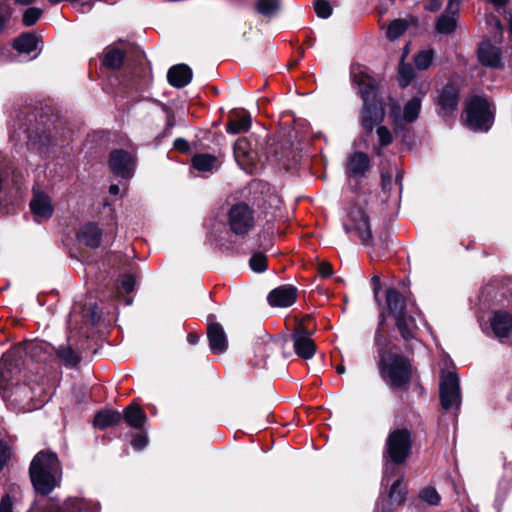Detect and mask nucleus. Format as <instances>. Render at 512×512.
<instances>
[{
  "label": "nucleus",
  "mask_w": 512,
  "mask_h": 512,
  "mask_svg": "<svg viewBox=\"0 0 512 512\" xmlns=\"http://www.w3.org/2000/svg\"><path fill=\"white\" fill-rule=\"evenodd\" d=\"M349 73L351 84L362 100L360 125L363 137H369L386 116V102L380 94V82L368 66L360 63L351 64Z\"/></svg>",
  "instance_id": "1"
},
{
  "label": "nucleus",
  "mask_w": 512,
  "mask_h": 512,
  "mask_svg": "<svg viewBox=\"0 0 512 512\" xmlns=\"http://www.w3.org/2000/svg\"><path fill=\"white\" fill-rule=\"evenodd\" d=\"M29 476L38 493L50 494L62 480V467L57 455L50 451L38 452L30 463Z\"/></svg>",
  "instance_id": "2"
},
{
  "label": "nucleus",
  "mask_w": 512,
  "mask_h": 512,
  "mask_svg": "<svg viewBox=\"0 0 512 512\" xmlns=\"http://www.w3.org/2000/svg\"><path fill=\"white\" fill-rule=\"evenodd\" d=\"M496 105L489 98L473 95L466 102L461 115L464 126L476 133H487L494 125Z\"/></svg>",
  "instance_id": "3"
},
{
  "label": "nucleus",
  "mask_w": 512,
  "mask_h": 512,
  "mask_svg": "<svg viewBox=\"0 0 512 512\" xmlns=\"http://www.w3.org/2000/svg\"><path fill=\"white\" fill-rule=\"evenodd\" d=\"M377 367L382 380L391 390L405 389L412 381L411 360L401 352L379 359Z\"/></svg>",
  "instance_id": "4"
},
{
  "label": "nucleus",
  "mask_w": 512,
  "mask_h": 512,
  "mask_svg": "<svg viewBox=\"0 0 512 512\" xmlns=\"http://www.w3.org/2000/svg\"><path fill=\"white\" fill-rule=\"evenodd\" d=\"M412 433L408 428H395L389 431L383 449V460L393 466H401L412 455Z\"/></svg>",
  "instance_id": "5"
},
{
  "label": "nucleus",
  "mask_w": 512,
  "mask_h": 512,
  "mask_svg": "<svg viewBox=\"0 0 512 512\" xmlns=\"http://www.w3.org/2000/svg\"><path fill=\"white\" fill-rule=\"evenodd\" d=\"M347 216L350 223H344L345 232L355 231L363 245L371 246L373 244V235L369 216L364 208L358 204H353L350 206Z\"/></svg>",
  "instance_id": "6"
},
{
  "label": "nucleus",
  "mask_w": 512,
  "mask_h": 512,
  "mask_svg": "<svg viewBox=\"0 0 512 512\" xmlns=\"http://www.w3.org/2000/svg\"><path fill=\"white\" fill-rule=\"evenodd\" d=\"M460 93L461 87L457 82L449 80L445 83L438 91L435 100L437 115L445 118L453 117L459 108Z\"/></svg>",
  "instance_id": "7"
},
{
  "label": "nucleus",
  "mask_w": 512,
  "mask_h": 512,
  "mask_svg": "<svg viewBox=\"0 0 512 512\" xmlns=\"http://www.w3.org/2000/svg\"><path fill=\"white\" fill-rule=\"evenodd\" d=\"M228 225L235 235H247L255 225L254 210L245 202L232 205L228 212Z\"/></svg>",
  "instance_id": "8"
},
{
  "label": "nucleus",
  "mask_w": 512,
  "mask_h": 512,
  "mask_svg": "<svg viewBox=\"0 0 512 512\" xmlns=\"http://www.w3.org/2000/svg\"><path fill=\"white\" fill-rule=\"evenodd\" d=\"M315 329V323H313V328L310 329L309 326L304 325L303 322H297L293 329L290 338L293 342L294 352L299 358L308 360L315 355L317 346L311 338Z\"/></svg>",
  "instance_id": "9"
},
{
  "label": "nucleus",
  "mask_w": 512,
  "mask_h": 512,
  "mask_svg": "<svg viewBox=\"0 0 512 512\" xmlns=\"http://www.w3.org/2000/svg\"><path fill=\"white\" fill-rule=\"evenodd\" d=\"M439 397L442 408L446 411L461 405L459 378L456 373L448 372L439 385Z\"/></svg>",
  "instance_id": "10"
},
{
  "label": "nucleus",
  "mask_w": 512,
  "mask_h": 512,
  "mask_svg": "<svg viewBox=\"0 0 512 512\" xmlns=\"http://www.w3.org/2000/svg\"><path fill=\"white\" fill-rule=\"evenodd\" d=\"M404 476L400 475L390 486L387 496H382L377 501L378 512H394L398 506H402L407 498L408 490L403 485Z\"/></svg>",
  "instance_id": "11"
},
{
  "label": "nucleus",
  "mask_w": 512,
  "mask_h": 512,
  "mask_svg": "<svg viewBox=\"0 0 512 512\" xmlns=\"http://www.w3.org/2000/svg\"><path fill=\"white\" fill-rule=\"evenodd\" d=\"M109 166L115 175L131 178L135 169V155L124 150H114L110 154Z\"/></svg>",
  "instance_id": "12"
},
{
  "label": "nucleus",
  "mask_w": 512,
  "mask_h": 512,
  "mask_svg": "<svg viewBox=\"0 0 512 512\" xmlns=\"http://www.w3.org/2000/svg\"><path fill=\"white\" fill-rule=\"evenodd\" d=\"M298 297V289L292 284H283L272 289L267 295L271 307L287 308L292 306Z\"/></svg>",
  "instance_id": "13"
},
{
  "label": "nucleus",
  "mask_w": 512,
  "mask_h": 512,
  "mask_svg": "<svg viewBox=\"0 0 512 512\" xmlns=\"http://www.w3.org/2000/svg\"><path fill=\"white\" fill-rule=\"evenodd\" d=\"M477 58L485 67L492 69H501L504 67L501 49L493 45L489 39L480 42L477 49Z\"/></svg>",
  "instance_id": "14"
},
{
  "label": "nucleus",
  "mask_w": 512,
  "mask_h": 512,
  "mask_svg": "<svg viewBox=\"0 0 512 512\" xmlns=\"http://www.w3.org/2000/svg\"><path fill=\"white\" fill-rule=\"evenodd\" d=\"M371 169V159L369 155L362 151L351 153L346 161V175L349 178H362Z\"/></svg>",
  "instance_id": "15"
},
{
  "label": "nucleus",
  "mask_w": 512,
  "mask_h": 512,
  "mask_svg": "<svg viewBox=\"0 0 512 512\" xmlns=\"http://www.w3.org/2000/svg\"><path fill=\"white\" fill-rule=\"evenodd\" d=\"M489 322L496 338H508L511 335L512 313L505 310H494L491 312Z\"/></svg>",
  "instance_id": "16"
},
{
  "label": "nucleus",
  "mask_w": 512,
  "mask_h": 512,
  "mask_svg": "<svg viewBox=\"0 0 512 512\" xmlns=\"http://www.w3.org/2000/svg\"><path fill=\"white\" fill-rule=\"evenodd\" d=\"M206 334L212 354L221 355L228 350V338L220 323L207 325Z\"/></svg>",
  "instance_id": "17"
},
{
  "label": "nucleus",
  "mask_w": 512,
  "mask_h": 512,
  "mask_svg": "<svg viewBox=\"0 0 512 512\" xmlns=\"http://www.w3.org/2000/svg\"><path fill=\"white\" fill-rule=\"evenodd\" d=\"M252 123L251 115L245 109H233L230 111L226 123V132L228 134H241L247 132Z\"/></svg>",
  "instance_id": "18"
},
{
  "label": "nucleus",
  "mask_w": 512,
  "mask_h": 512,
  "mask_svg": "<svg viewBox=\"0 0 512 512\" xmlns=\"http://www.w3.org/2000/svg\"><path fill=\"white\" fill-rule=\"evenodd\" d=\"M193 78V71L189 65L180 63L173 65L167 71V81L174 88H184Z\"/></svg>",
  "instance_id": "19"
},
{
  "label": "nucleus",
  "mask_w": 512,
  "mask_h": 512,
  "mask_svg": "<svg viewBox=\"0 0 512 512\" xmlns=\"http://www.w3.org/2000/svg\"><path fill=\"white\" fill-rule=\"evenodd\" d=\"M385 297L387 312L390 316L396 317L399 314L407 313V300L396 288L388 287Z\"/></svg>",
  "instance_id": "20"
},
{
  "label": "nucleus",
  "mask_w": 512,
  "mask_h": 512,
  "mask_svg": "<svg viewBox=\"0 0 512 512\" xmlns=\"http://www.w3.org/2000/svg\"><path fill=\"white\" fill-rule=\"evenodd\" d=\"M101 238L102 231L95 223L84 224L77 233L78 241L90 248H97L101 243Z\"/></svg>",
  "instance_id": "21"
},
{
  "label": "nucleus",
  "mask_w": 512,
  "mask_h": 512,
  "mask_svg": "<svg viewBox=\"0 0 512 512\" xmlns=\"http://www.w3.org/2000/svg\"><path fill=\"white\" fill-rule=\"evenodd\" d=\"M30 208L36 217L49 219L53 214L51 199L43 192H35L30 201Z\"/></svg>",
  "instance_id": "22"
},
{
  "label": "nucleus",
  "mask_w": 512,
  "mask_h": 512,
  "mask_svg": "<svg viewBox=\"0 0 512 512\" xmlns=\"http://www.w3.org/2000/svg\"><path fill=\"white\" fill-rule=\"evenodd\" d=\"M395 320V326L399 331L401 338L405 342H409L415 338V330L417 329L416 320L412 315L408 313L399 314L393 317Z\"/></svg>",
  "instance_id": "23"
},
{
  "label": "nucleus",
  "mask_w": 512,
  "mask_h": 512,
  "mask_svg": "<svg viewBox=\"0 0 512 512\" xmlns=\"http://www.w3.org/2000/svg\"><path fill=\"white\" fill-rule=\"evenodd\" d=\"M374 345L378 360L397 353L396 350H398L397 345L393 344L391 338L380 329L375 330Z\"/></svg>",
  "instance_id": "24"
},
{
  "label": "nucleus",
  "mask_w": 512,
  "mask_h": 512,
  "mask_svg": "<svg viewBox=\"0 0 512 512\" xmlns=\"http://www.w3.org/2000/svg\"><path fill=\"white\" fill-rule=\"evenodd\" d=\"M125 422L132 428L142 430L147 420L145 412L137 405H129L123 413Z\"/></svg>",
  "instance_id": "25"
},
{
  "label": "nucleus",
  "mask_w": 512,
  "mask_h": 512,
  "mask_svg": "<svg viewBox=\"0 0 512 512\" xmlns=\"http://www.w3.org/2000/svg\"><path fill=\"white\" fill-rule=\"evenodd\" d=\"M122 419V415L118 411L114 410H102L99 411L94 417V427L104 430L108 427L118 424Z\"/></svg>",
  "instance_id": "26"
},
{
  "label": "nucleus",
  "mask_w": 512,
  "mask_h": 512,
  "mask_svg": "<svg viewBox=\"0 0 512 512\" xmlns=\"http://www.w3.org/2000/svg\"><path fill=\"white\" fill-rule=\"evenodd\" d=\"M217 163V157L209 153H196L191 159L192 167L199 172H211Z\"/></svg>",
  "instance_id": "27"
},
{
  "label": "nucleus",
  "mask_w": 512,
  "mask_h": 512,
  "mask_svg": "<svg viewBox=\"0 0 512 512\" xmlns=\"http://www.w3.org/2000/svg\"><path fill=\"white\" fill-rule=\"evenodd\" d=\"M234 156L241 166L252 161L251 143L247 138L241 137L234 144Z\"/></svg>",
  "instance_id": "28"
},
{
  "label": "nucleus",
  "mask_w": 512,
  "mask_h": 512,
  "mask_svg": "<svg viewBox=\"0 0 512 512\" xmlns=\"http://www.w3.org/2000/svg\"><path fill=\"white\" fill-rule=\"evenodd\" d=\"M57 358L67 367L76 368L81 361L80 355L69 345H60L56 350Z\"/></svg>",
  "instance_id": "29"
},
{
  "label": "nucleus",
  "mask_w": 512,
  "mask_h": 512,
  "mask_svg": "<svg viewBox=\"0 0 512 512\" xmlns=\"http://www.w3.org/2000/svg\"><path fill=\"white\" fill-rule=\"evenodd\" d=\"M37 45L38 38L31 33H26L14 41L13 47L20 53L29 54L37 49Z\"/></svg>",
  "instance_id": "30"
},
{
  "label": "nucleus",
  "mask_w": 512,
  "mask_h": 512,
  "mask_svg": "<svg viewBox=\"0 0 512 512\" xmlns=\"http://www.w3.org/2000/svg\"><path fill=\"white\" fill-rule=\"evenodd\" d=\"M393 241L390 232L387 228H384L378 235L377 248L374 250V254L377 258H383L389 255L391 251V245Z\"/></svg>",
  "instance_id": "31"
},
{
  "label": "nucleus",
  "mask_w": 512,
  "mask_h": 512,
  "mask_svg": "<svg viewBox=\"0 0 512 512\" xmlns=\"http://www.w3.org/2000/svg\"><path fill=\"white\" fill-rule=\"evenodd\" d=\"M124 60V53L115 47H109L105 50L103 65L110 69H119Z\"/></svg>",
  "instance_id": "32"
},
{
  "label": "nucleus",
  "mask_w": 512,
  "mask_h": 512,
  "mask_svg": "<svg viewBox=\"0 0 512 512\" xmlns=\"http://www.w3.org/2000/svg\"><path fill=\"white\" fill-rule=\"evenodd\" d=\"M421 99L419 97L411 98L403 108L404 120L406 123H413L420 114Z\"/></svg>",
  "instance_id": "33"
},
{
  "label": "nucleus",
  "mask_w": 512,
  "mask_h": 512,
  "mask_svg": "<svg viewBox=\"0 0 512 512\" xmlns=\"http://www.w3.org/2000/svg\"><path fill=\"white\" fill-rule=\"evenodd\" d=\"M415 77L414 68L410 63H405L402 59L398 68V84L401 88L408 87Z\"/></svg>",
  "instance_id": "34"
},
{
  "label": "nucleus",
  "mask_w": 512,
  "mask_h": 512,
  "mask_svg": "<svg viewBox=\"0 0 512 512\" xmlns=\"http://www.w3.org/2000/svg\"><path fill=\"white\" fill-rule=\"evenodd\" d=\"M456 18L448 14H441L435 23V29L440 34H451L456 30Z\"/></svg>",
  "instance_id": "35"
},
{
  "label": "nucleus",
  "mask_w": 512,
  "mask_h": 512,
  "mask_svg": "<svg viewBox=\"0 0 512 512\" xmlns=\"http://www.w3.org/2000/svg\"><path fill=\"white\" fill-rule=\"evenodd\" d=\"M408 29V23L404 19H394L387 27L386 37L390 41H394L402 36Z\"/></svg>",
  "instance_id": "36"
},
{
  "label": "nucleus",
  "mask_w": 512,
  "mask_h": 512,
  "mask_svg": "<svg viewBox=\"0 0 512 512\" xmlns=\"http://www.w3.org/2000/svg\"><path fill=\"white\" fill-rule=\"evenodd\" d=\"M255 8L259 14L271 17L280 10V4L277 0H258Z\"/></svg>",
  "instance_id": "37"
},
{
  "label": "nucleus",
  "mask_w": 512,
  "mask_h": 512,
  "mask_svg": "<svg viewBox=\"0 0 512 512\" xmlns=\"http://www.w3.org/2000/svg\"><path fill=\"white\" fill-rule=\"evenodd\" d=\"M394 134L396 137L400 138V142L402 145H405L409 148L413 145V135L411 128L408 126V123H403L401 125H397L393 128Z\"/></svg>",
  "instance_id": "38"
},
{
  "label": "nucleus",
  "mask_w": 512,
  "mask_h": 512,
  "mask_svg": "<svg viewBox=\"0 0 512 512\" xmlns=\"http://www.w3.org/2000/svg\"><path fill=\"white\" fill-rule=\"evenodd\" d=\"M249 266L254 272L263 273L267 270L268 259L264 253L256 252L250 257Z\"/></svg>",
  "instance_id": "39"
},
{
  "label": "nucleus",
  "mask_w": 512,
  "mask_h": 512,
  "mask_svg": "<svg viewBox=\"0 0 512 512\" xmlns=\"http://www.w3.org/2000/svg\"><path fill=\"white\" fill-rule=\"evenodd\" d=\"M433 50H421L414 56V63L418 70H426L432 64Z\"/></svg>",
  "instance_id": "40"
},
{
  "label": "nucleus",
  "mask_w": 512,
  "mask_h": 512,
  "mask_svg": "<svg viewBox=\"0 0 512 512\" xmlns=\"http://www.w3.org/2000/svg\"><path fill=\"white\" fill-rule=\"evenodd\" d=\"M419 498L432 506L439 505V503L441 501V497H440L439 493L432 486L423 488L419 493Z\"/></svg>",
  "instance_id": "41"
},
{
  "label": "nucleus",
  "mask_w": 512,
  "mask_h": 512,
  "mask_svg": "<svg viewBox=\"0 0 512 512\" xmlns=\"http://www.w3.org/2000/svg\"><path fill=\"white\" fill-rule=\"evenodd\" d=\"M313 7L316 15L321 19H327L332 15L333 8L328 0H314Z\"/></svg>",
  "instance_id": "42"
},
{
  "label": "nucleus",
  "mask_w": 512,
  "mask_h": 512,
  "mask_svg": "<svg viewBox=\"0 0 512 512\" xmlns=\"http://www.w3.org/2000/svg\"><path fill=\"white\" fill-rule=\"evenodd\" d=\"M88 504L83 499L70 498L64 504V510L59 512H86Z\"/></svg>",
  "instance_id": "43"
},
{
  "label": "nucleus",
  "mask_w": 512,
  "mask_h": 512,
  "mask_svg": "<svg viewBox=\"0 0 512 512\" xmlns=\"http://www.w3.org/2000/svg\"><path fill=\"white\" fill-rule=\"evenodd\" d=\"M375 128L378 136V142L381 147H387L393 142V135L386 126H383L380 123L376 125Z\"/></svg>",
  "instance_id": "44"
},
{
  "label": "nucleus",
  "mask_w": 512,
  "mask_h": 512,
  "mask_svg": "<svg viewBox=\"0 0 512 512\" xmlns=\"http://www.w3.org/2000/svg\"><path fill=\"white\" fill-rule=\"evenodd\" d=\"M162 112L166 114V125L162 130V138H164L170 134V130L176 125V120L171 108L164 103H162Z\"/></svg>",
  "instance_id": "45"
},
{
  "label": "nucleus",
  "mask_w": 512,
  "mask_h": 512,
  "mask_svg": "<svg viewBox=\"0 0 512 512\" xmlns=\"http://www.w3.org/2000/svg\"><path fill=\"white\" fill-rule=\"evenodd\" d=\"M42 15V10L36 7L28 8L23 14V23L26 26L34 25Z\"/></svg>",
  "instance_id": "46"
},
{
  "label": "nucleus",
  "mask_w": 512,
  "mask_h": 512,
  "mask_svg": "<svg viewBox=\"0 0 512 512\" xmlns=\"http://www.w3.org/2000/svg\"><path fill=\"white\" fill-rule=\"evenodd\" d=\"M389 116L391 118L393 128L405 123L404 115H401L400 107L397 104H393L391 106Z\"/></svg>",
  "instance_id": "47"
},
{
  "label": "nucleus",
  "mask_w": 512,
  "mask_h": 512,
  "mask_svg": "<svg viewBox=\"0 0 512 512\" xmlns=\"http://www.w3.org/2000/svg\"><path fill=\"white\" fill-rule=\"evenodd\" d=\"M148 443L147 435L143 432L137 433L131 440V445L135 450L143 449Z\"/></svg>",
  "instance_id": "48"
},
{
  "label": "nucleus",
  "mask_w": 512,
  "mask_h": 512,
  "mask_svg": "<svg viewBox=\"0 0 512 512\" xmlns=\"http://www.w3.org/2000/svg\"><path fill=\"white\" fill-rule=\"evenodd\" d=\"M173 148L182 154H189L191 152V145L184 138H176L173 142Z\"/></svg>",
  "instance_id": "49"
},
{
  "label": "nucleus",
  "mask_w": 512,
  "mask_h": 512,
  "mask_svg": "<svg viewBox=\"0 0 512 512\" xmlns=\"http://www.w3.org/2000/svg\"><path fill=\"white\" fill-rule=\"evenodd\" d=\"M11 455L10 447L4 441H0V470L4 468Z\"/></svg>",
  "instance_id": "50"
},
{
  "label": "nucleus",
  "mask_w": 512,
  "mask_h": 512,
  "mask_svg": "<svg viewBox=\"0 0 512 512\" xmlns=\"http://www.w3.org/2000/svg\"><path fill=\"white\" fill-rule=\"evenodd\" d=\"M317 271L319 276L325 279L330 278L334 273L333 266L327 261L319 263Z\"/></svg>",
  "instance_id": "51"
},
{
  "label": "nucleus",
  "mask_w": 512,
  "mask_h": 512,
  "mask_svg": "<svg viewBox=\"0 0 512 512\" xmlns=\"http://www.w3.org/2000/svg\"><path fill=\"white\" fill-rule=\"evenodd\" d=\"M134 286H135V279L132 275H125L122 279H121V286L120 288L126 292V293H130L133 291L134 289Z\"/></svg>",
  "instance_id": "52"
},
{
  "label": "nucleus",
  "mask_w": 512,
  "mask_h": 512,
  "mask_svg": "<svg viewBox=\"0 0 512 512\" xmlns=\"http://www.w3.org/2000/svg\"><path fill=\"white\" fill-rule=\"evenodd\" d=\"M461 0H449L443 14L455 17L459 12Z\"/></svg>",
  "instance_id": "53"
},
{
  "label": "nucleus",
  "mask_w": 512,
  "mask_h": 512,
  "mask_svg": "<svg viewBox=\"0 0 512 512\" xmlns=\"http://www.w3.org/2000/svg\"><path fill=\"white\" fill-rule=\"evenodd\" d=\"M0 512H13V501L9 494H6L1 498Z\"/></svg>",
  "instance_id": "54"
},
{
  "label": "nucleus",
  "mask_w": 512,
  "mask_h": 512,
  "mask_svg": "<svg viewBox=\"0 0 512 512\" xmlns=\"http://www.w3.org/2000/svg\"><path fill=\"white\" fill-rule=\"evenodd\" d=\"M442 7L441 0H425L424 9L429 12H438Z\"/></svg>",
  "instance_id": "55"
},
{
  "label": "nucleus",
  "mask_w": 512,
  "mask_h": 512,
  "mask_svg": "<svg viewBox=\"0 0 512 512\" xmlns=\"http://www.w3.org/2000/svg\"><path fill=\"white\" fill-rule=\"evenodd\" d=\"M392 176L389 172H381V188L384 193L390 190Z\"/></svg>",
  "instance_id": "56"
},
{
  "label": "nucleus",
  "mask_w": 512,
  "mask_h": 512,
  "mask_svg": "<svg viewBox=\"0 0 512 512\" xmlns=\"http://www.w3.org/2000/svg\"><path fill=\"white\" fill-rule=\"evenodd\" d=\"M371 282H372V289H373V294H374V298L376 300H378V295H379V292L382 288V284H381V279L378 275H374L371 279Z\"/></svg>",
  "instance_id": "57"
},
{
  "label": "nucleus",
  "mask_w": 512,
  "mask_h": 512,
  "mask_svg": "<svg viewBox=\"0 0 512 512\" xmlns=\"http://www.w3.org/2000/svg\"><path fill=\"white\" fill-rule=\"evenodd\" d=\"M386 321H387L386 311L384 308H382V310L380 311L379 316H378V325H377L376 329H380V331H384Z\"/></svg>",
  "instance_id": "58"
},
{
  "label": "nucleus",
  "mask_w": 512,
  "mask_h": 512,
  "mask_svg": "<svg viewBox=\"0 0 512 512\" xmlns=\"http://www.w3.org/2000/svg\"><path fill=\"white\" fill-rule=\"evenodd\" d=\"M201 335L197 332H189L187 334V342L191 345H196L199 343Z\"/></svg>",
  "instance_id": "59"
},
{
  "label": "nucleus",
  "mask_w": 512,
  "mask_h": 512,
  "mask_svg": "<svg viewBox=\"0 0 512 512\" xmlns=\"http://www.w3.org/2000/svg\"><path fill=\"white\" fill-rule=\"evenodd\" d=\"M313 320H314V319H313V316H312L311 314H306V315L302 318V320H300L299 322H303V323H304V325H306V326H310V323H312V322H313ZM309 328H310V329H312V328H313V326H312V327H309Z\"/></svg>",
  "instance_id": "60"
},
{
  "label": "nucleus",
  "mask_w": 512,
  "mask_h": 512,
  "mask_svg": "<svg viewBox=\"0 0 512 512\" xmlns=\"http://www.w3.org/2000/svg\"><path fill=\"white\" fill-rule=\"evenodd\" d=\"M488 1L491 2L497 8L504 7L509 2V0H488Z\"/></svg>",
  "instance_id": "61"
},
{
  "label": "nucleus",
  "mask_w": 512,
  "mask_h": 512,
  "mask_svg": "<svg viewBox=\"0 0 512 512\" xmlns=\"http://www.w3.org/2000/svg\"><path fill=\"white\" fill-rule=\"evenodd\" d=\"M193 146L196 150H206L207 147L204 145L201 139H197L193 142Z\"/></svg>",
  "instance_id": "62"
},
{
  "label": "nucleus",
  "mask_w": 512,
  "mask_h": 512,
  "mask_svg": "<svg viewBox=\"0 0 512 512\" xmlns=\"http://www.w3.org/2000/svg\"><path fill=\"white\" fill-rule=\"evenodd\" d=\"M305 44L308 48H311L314 45V38L310 36L309 32H306Z\"/></svg>",
  "instance_id": "63"
},
{
  "label": "nucleus",
  "mask_w": 512,
  "mask_h": 512,
  "mask_svg": "<svg viewBox=\"0 0 512 512\" xmlns=\"http://www.w3.org/2000/svg\"><path fill=\"white\" fill-rule=\"evenodd\" d=\"M109 192H110V194H112V195H117V194H119V192H120L119 186H118V185H115V184L111 185V186H110V188H109Z\"/></svg>",
  "instance_id": "64"
}]
</instances>
